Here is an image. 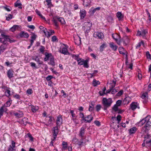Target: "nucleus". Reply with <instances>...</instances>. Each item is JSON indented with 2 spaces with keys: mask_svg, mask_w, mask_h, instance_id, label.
Listing matches in <instances>:
<instances>
[{
  "mask_svg": "<svg viewBox=\"0 0 151 151\" xmlns=\"http://www.w3.org/2000/svg\"><path fill=\"white\" fill-rule=\"evenodd\" d=\"M109 46L111 49L114 51H116L118 48V46L115 45L113 42H111L109 43Z\"/></svg>",
  "mask_w": 151,
  "mask_h": 151,
  "instance_id": "obj_21",
  "label": "nucleus"
},
{
  "mask_svg": "<svg viewBox=\"0 0 151 151\" xmlns=\"http://www.w3.org/2000/svg\"><path fill=\"white\" fill-rule=\"evenodd\" d=\"M56 126H59L63 124V119L61 115L60 114L57 117L56 120Z\"/></svg>",
  "mask_w": 151,
  "mask_h": 151,
  "instance_id": "obj_11",
  "label": "nucleus"
},
{
  "mask_svg": "<svg viewBox=\"0 0 151 151\" xmlns=\"http://www.w3.org/2000/svg\"><path fill=\"white\" fill-rule=\"evenodd\" d=\"M19 27V26L18 25H14L10 29V30L13 32L16 29H18Z\"/></svg>",
  "mask_w": 151,
  "mask_h": 151,
  "instance_id": "obj_35",
  "label": "nucleus"
},
{
  "mask_svg": "<svg viewBox=\"0 0 151 151\" xmlns=\"http://www.w3.org/2000/svg\"><path fill=\"white\" fill-rule=\"evenodd\" d=\"M45 49V47L44 46L41 45L40 46V48L39 50L41 52L43 53Z\"/></svg>",
  "mask_w": 151,
  "mask_h": 151,
  "instance_id": "obj_58",
  "label": "nucleus"
},
{
  "mask_svg": "<svg viewBox=\"0 0 151 151\" xmlns=\"http://www.w3.org/2000/svg\"><path fill=\"white\" fill-rule=\"evenodd\" d=\"M94 105V104L92 103V102H91V103L90 104L89 106V107L88 109V110L89 111H92L93 110Z\"/></svg>",
  "mask_w": 151,
  "mask_h": 151,
  "instance_id": "obj_40",
  "label": "nucleus"
},
{
  "mask_svg": "<svg viewBox=\"0 0 151 151\" xmlns=\"http://www.w3.org/2000/svg\"><path fill=\"white\" fill-rule=\"evenodd\" d=\"M6 44H3L0 46V49L1 51L3 52L6 48Z\"/></svg>",
  "mask_w": 151,
  "mask_h": 151,
  "instance_id": "obj_42",
  "label": "nucleus"
},
{
  "mask_svg": "<svg viewBox=\"0 0 151 151\" xmlns=\"http://www.w3.org/2000/svg\"><path fill=\"white\" fill-rule=\"evenodd\" d=\"M141 35L143 37H146V35L148 33L147 30L146 29H143L141 30Z\"/></svg>",
  "mask_w": 151,
  "mask_h": 151,
  "instance_id": "obj_30",
  "label": "nucleus"
},
{
  "mask_svg": "<svg viewBox=\"0 0 151 151\" xmlns=\"http://www.w3.org/2000/svg\"><path fill=\"white\" fill-rule=\"evenodd\" d=\"M79 116L81 117L82 118V120H86V117H84V114L82 112H80L79 113Z\"/></svg>",
  "mask_w": 151,
  "mask_h": 151,
  "instance_id": "obj_55",
  "label": "nucleus"
},
{
  "mask_svg": "<svg viewBox=\"0 0 151 151\" xmlns=\"http://www.w3.org/2000/svg\"><path fill=\"white\" fill-rule=\"evenodd\" d=\"M13 114L16 116L20 118L23 116V113L22 111H19L18 112L15 113L14 111L12 112Z\"/></svg>",
  "mask_w": 151,
  "mask_h": 151,
  "instance_id": "obj_18",
  "label": "nucleus"
},
{
  "mask_svg": "<svg viewBox=\"0 0 151 151\" xmlns=\"http://www.w3.org/2000/svg\"><path fill=\"white\" fill-rule=\"evenodd\" d=\"M86 117V120L84 121H86V122L90 123L91 122V121L93 119V117L92 115L91 114H90L87 116Z\"/></svg>",
  "mask_w": 151,
  "mask_h": 151,
  "instance_id": "obj_22",
  "label": "nucleus"
},
{
  "mask_svg": "<svg viewBox=\"0 0 151 151\" xmlns=\"http://www.w3.org/2000/svg\"><path fill=\"white\" fill-rule=\"evenodd\" d=\"M141 97L142 99H144L143 101V103H146L147 102L148 99V93L147 92H145L142 93L141 95Z\"/></svg>",
  "mask_w": 151,
  "mask_h": 151,
  "instance_id": "obj_12",
  "label": "nucleus"
},
{
  "mask_svg": "<svg viewBox=\"0 0 151 151\" xmlns=\"http://www.w3.org/2000/svg\"><path fill=\"white\" fill-rule=\"evenodd\" d=\"M86 11L84 9H82L81 10L80 14L81 17V19H83L85 17L86 15Z\"/></svg>",
  "mask_w": 151,
  "mask_h": 151,
  "instance_id": "obj_20",
  "label": "nucleus"
},
{
  "mask_svg": "<svg viewBox=\"0 0 151 151\" xmlns=\"http://www.w3.org/2000/svg\"><path fill=\"white\" fill-rule=\"evenodd\" d=\"M116 16L119 20L123 18L124 16L121 12H118L116 13Z\"/></svg>",
  "mask_w": 151,
  "mask_h": 151,
  "instance_id": "obj_32",
  "label": "nucleus"
},
{
  "mask_svg": "<svg viewBox=\"0 0 151 151\" xmlns=\"http://www.w3.org/2000/svg\"><path fill=\"white\" fill-rule=\"evenodd\" d=\"M122 103V101L121 100H119L116 102V104H115L113 107L112 109L115 112H117V111L118 109V107L119 106H121Z\"/></svg>",
  "mask_w": 151,
  "mask_h": 151,
  "instance_id": "obj_7",
  "label": "nucleus"
},
{
  "mask_svg": "<svg viewBox=\"0 0 151 151\" xmlns=\"http://www.w3.org/2000/svg\"><path fill=\"white\" fill-rule=\"evenodd\" d=\"M57 40V38L56 36H53L52 37V41L53 42H55Z\"/></svg>",
  "mask_w": 151,
  "mask_h": 151,
  "instance_id": "obj_64",
  "label": "nucleus"
},
{
  "mask_svg": "<svg viewBox=\"0 0 151 151\" xmlns=\"http://www.w3.org/2000/svg\"><path fill=\"white\" fill-rule=\"evenodd\" d=\"M137 130V129L136 127H134L131 128L129 130V134L131 135L134 134Z\"/></svg>",
  "mask_w": 151,
  "mask_h": 151,
  "instance_id": "obj_19",
  "label": "nucleus"
},
{
  "mask_svg": "<svg viewBox=\"0 0 151 151\" xmlns=\"http://www.w3.org/2000/svg\"><path fill=\"white\" fill-rule=\"evenodd\" d=\"M130 101V98L129 97H127L124 99L123 103L124 104H127L129 103Z\"/></svg>",
  "mask_w": 151,
  "mask_h": 151,
  "instance_id": "obj_29",
  "label": "nucleus"
},
{
  "mask_svg": "<svg viewBox=\"0 0 151 151\" xmlns=\"http://www.w3.org/2000/svg\"><path fill=\"white\" fill-rule=\"evenodd\" d=\"M4 9L7 11L9 12L11 11V8L10 7L6 6L4 7Z\"/></svg>",
  "mask_w": 151,
  "mask_h": 151,
  "instance_id": "obj_62",
  "label": "nucleus"
},
{
  "mask_svg": "<svg viewBox=\"0 0 151 151\" xmlns=\"http://www.w3.org/2000/svg\"><path fill=\"white\" fill-rule=\"evenodd\" d=\"M93 36L94 37L100 39H103L104 37V34L101 32H95Z\"/></svg>",
  "mask_w": 151,
  "mask_h": 151,
  "instance_id": "obj_6",
  "label": "nucleus"
},
{
  "mask_svg": "<svg viewBox=\"0 0 151 151\" xmlns=\"http://www.w3.org/2000/svg\"><path fill=\"white\" fill-rule=\"evenodd\" d=\"M151 128V122L149 121H147L145 123V124L143 128L145 129V132H147Z\"/></svg>",
  "mask_w": 151,
  "mask_h": 151,
  "instance_id": "obj_10",
  "label": "nucleus"
},
{
  "mask_svg": "<svg viewBox=\"0 0 151 151\" xmlns=\"http://www.w3.org/2000/svg\"><path fill=\"white\" fill-rule=\"evenodd\" d=\"M123 43L125 45H127L129 42V39L127 36L124 37L123 38Z\"/></svg>",
  "mask_w": 151,
  "mask_h": 151,
  "instance_id": "obj_28",
  "label": "nucleus"
},
{
  "mask_svg": "<svg viewBox=\"0 0 151 151\" xmlns=\"http://www.w3.org/2000/svg\"><path fill=\"white\" fill-rule=\"evenodd\" d=\"M14 71L12 69H9L7 71V75L9 79H11L14 77Z\"/></svg>",
  "mask_w": 151,
  "mask_h": 151,
  "instance_id": "obj_17",
  "label": "nucleus"
},
{
  "mask_svg": "<svg viewBox=\"0 0 151 151\" xmlns=\"http://www.w3.org/2000/svg\"><path fill=\"white\" fill-rule=\"evenodd\" d=\"M49 64L54 66L55 65L54 59L53 56H51L50 59V62Z\"/></svg>",
  "mask_w": 151,
  "mask_h": 151,
  "instance_id": "obj_34",
  "label": "nucleus"
},
{
  "mask_svg": "<svg viewBox=\"0 0 151 151\" xmlns=\"http://www.w3.org/2000/svg\"><path fill=\"white\" fill-rule=\"evenodd\" d=\"M6 20L7 21H9L11 19L12 17V15L11 14H9L7 16H6Z\"/></svg>",
  "mask_w": 151,
  "mask_h": 151,
  "instance_id": "obj_54",
  "label": "nucleus"
},
{
  "mask_svg": "<svg viewBox=\"0 0 151 151\" xmlns=\"http://www.w3.org/2000/svg\"><path fill=\"white\" fill-rule=\"evenodd\" d=\"M101 102L104 106L103 109L105 111L111 106L113 103V101L111 98L107 99L106 98H103Z\"/></svg>",
  "mask_w": 151,
  "mask_h": 151,
  "instance_id": "obj_1",
  "label": "nucleus"
},
{
  "mask_svg": "<svg viewBox=\"0 0 151 151\" xmlns=\"http://www.w3.org/2000/svg\"><path fill=\"white\" fill-rule=\"evenodd\" d=\"M100 7H98L96 8L93 9L92 8L90 10V11L92 12L93 14L94 13L96 10H99L100 9Z\"/></svg>",
  "mask_w": 151,
  "mask_h": 151,
  "instance_id": "obj_45",
  "label": "nucleus"
},
{
  "mask_svg": "<svg viewBox=\"0 0 151 151\" xmlns=\"http://www.w3.org/2000/svg\"><path fill=\"white\" fill-rule=\"evenodd\" d=\"M123 93V91L122 90H120L117 94L116 96H120Z\"/></svg>",
  "mask_w": 151,
  "mask_h": 151,
  "instance_id": "obj_60",
  "label": "nucleus"
},
{
  "mask_svg": "<svg viewBox=\"0 0 151 151\" xmlns=\"http://www.w3.org/2000/svg\"><path fill=\"white\" fill-rule=\"evenodd\" d=\"M10 89H7V90L6 91L5 93V95L7 97L9 98V97L10 96Z\"/></svg>",
  "mask_w": 151,
  "mask_h": 151,
  "instance_id": "obj_41",
  "label": "nucleus"
},
{
  "mask_svg": "<svg viewBox=\"0 0 151 151\" xmlns=\"http://www.w3.org/2000/svg\"><path fill=\"white\" fill-rule=\"evenodd\" d=\"M29 37L28 34L24 31H22L18 35L17 37L19 38L24 37L27 38Z\"/></svg>",
  "mask_w": 151,
  "mask_h": 151,
  "instance_id": "obj_13",
  "label": "nucleus"
},
{
  "mask_svg": "<svg viewBox=\"0 0 151 151\" xmlns=\"http://www.w3.org/2000/svg\"><path fill=\"white\" fill-rule=\"evenodd\" d=\"M91 0H84L83 1V4L86 7L90 6H91Z\"/></svg>",
  "mask_w": 151,
  "mask_h": 151,
  "instance_id": "obj_27",
  "label": "nucleus"
},
{
  "mask_svg": "<svg viewBox=\"0 0 151 151\" xmlns=\"http://www.w3.org/2000/svg\"><path fill=\"white\" fill-rule=\"evenodd\" d=\"M19 1V0H17V1L14 3V6L16 7H18L19 9H22V4L21 3H18L17 2Z\"/></svg>",
  "mask_w": 151,
  "mask_h": 151,
  "instance_id": "obj_33",
  "label": "nucleus"
},
{
  "mask_svg": "<svg viewBox=\"0 0 151 151\" xmlns=\"http://www.w3.org/2000/svg\"><path fill=\"white\" fill-rule=\"evenodd\" d=\"M77 62L78 65H83V67L85 68H88L89 67L88 63V60H84L82 58H79L77 60Z\"/></svg>",
  "mask_w": 151,
  "mask_h": 151,
  "instance_id": "obj_3",
  "label": "nucleus"
},
{
  "mask_svg": "<svg viewBox=\"0 0 151 151\" xmlns=\"http://www.w3.org/2000/svg\"><path fill=\"white\" fill-rule=\"evenodd\" d=\"M33 91L32 89L31 88H29L27 91V93L29 95L33 93Z\"/></svg>",
  "mask_w": 151,
  "mask_h": 151,
  "instance_id": "obj_56",
  "label": "nucleus"
},
{
  "mask_svg": "<svg viewBox=\"0 0 151 151\" xmlns=\"http://www.w3.org/2000/svg\"><path fill=\"white\" fill-rule=\"evenodd\" d=\"M106 47V44L105 43H103L100 47V51L102 52L104 50V49Z\"/></svg>",
  "mask_w": 151,
  "mask_h": 151,
  "instance_id": "obj_43",
  "label": "nucleus"
},
{
  "mask_svg": "<svg viewBox=\"0 0 151 151\" xmlns=\"http://www.w3.org/2000/svg\"><path fill=\"white\" fill-rule=\"evenodd\" d=\"M119 53L123 55H125L126 53H127L126 50L123 47H119Z\"/></svg>",
  "mask_w": 151,
  "mask_h": 151,
  "instance_id": "obj_24",
  "label": "nucleus"
},
{
  "mask_svg": "<svg viewBox=\"0 0 151 151\" xmlns=\"http://www.w3.org/2000/svg\"><path fill=\"white\" fill-rule=\"evenodd\" d=\"M47 37L49 38L50 36L53 34H54L55 32L53 30H50V32L47 31Z\"/></svg>",
  "mask_w": 151,
  "mask_h": 151,
  "instance_id": "obj_39",
  "label": "nucleus"
},
{
  "mask_svg": "<svg viewBox=\"0 0 151 151\" xmlns=\"http://www.w3.org/2000/svg\"><path fill=\"white\" fill-rule=\"evenodd\" d=\"M72 57L74 58L75 60L77 61V60L79 59V55H75L71 54Z\"/></svg>",
  "mask_w": 151,
  "mask_h": 151,
  "instance_id": "obj_46",
  "label": "nucleus"
},
{
  "mask_svg": "<svg viewBox=\"0 0 151 151\" xmlns=\"http://www.w3.org/2000/svg\"><path fill=\"white\" fill-rule=\"evenodd\" d=\"M3 108V107L2 106L0 108V119L1 118V116L3 115L4 112Z\"/></svg>",
  "mask_w": 151,
  "mask_h": 151,
  "instance_id": "obj_51",
  "label": "nucleus"
},
{
  "mask_svg": "<svg viewBox=\"0 0 151 151\" xmlns=\"http://www.w3.org/2000/svg\"><path fill=\"white\" fill-rule=\"evenodd\" d=\"M27 136L30 138V140L31 141H33V138L31 135L29 133H28L27 134Z\"/></svg>",
  "mask_w": 151,
  "mask_h": 151,
  "instance_id": "obj_63",
  "label": "nucleus"
},
{
  "mask_svg": "<svg viewBox=\"0 0 151 151\" xmlns=\"http://www.w3.org/2000/svg\"><path fill=\"white\" fill-rule=\"evenodd\" d=\"M130 108L132 110H134L137 108L139 109V104L137 102H132L130 105Z\"/></svg>",
  "mask_w": 151,
  "mask_h": 151,
  "instance_id": "obj_15",
  "label": "nucleus"
},
{
  "mask_svg": "<svg viewBox=\"0 0 151 151\" xmlns=\"http://www.w3.org/2000/svg\"><path fill=\"white\" fill-rule=\"evenodd\" d=\"M86 127H82L81 128L79 131V133L78 134L80 137L82 139H84L85 138V133L86 131Z\"/></svg>",
  "mask_w": 151,
  "mask_h": 151,
  "instance_id": "obj_8",
  "label": "nucleus"
},
{
  "mask_svg": "<svg viewBox=\"0 0 151 151\" xmlns=\"http://www.w3.org/2000/svg\"><path fill=\"white\" fill-rule=\"evenodd\" d=\"M12 100L10 98H9V100L7 101L6 103L4 104V106L6 107L9 106L12 103Z\"/></svg>",
  "mask_w": 151,
  "mask_h": 151,
  "instance_id": "obj_37",
  "label": "nucleus"
},
{
  "mask_svg": "<svg viewBox=\"0 0 151 151\" xmlns=\"http://www.w3.org/2000/svg\"><path fill=\"white\" fill-rule=\"evenodd\" d=\"M55 18L57 19L58 20V21L60 22L62 24H65L66 22L63 18L60 17L58 16H55Z\"/></svg>",
  "mask_w": 151,
  "mask_h": 151,
  "instance_id": "obj_23",
  "label": "nucleus"
},
{
  "mask_svg": "<svg viewBox=\"0 0 151 151\" xmlns=\"http://www.w3.org/2000/svg\"><path fill=\"white\" fill-rule=\"evenodd\" d=\"M39 28L40 29H42V31L44 33H45V34L46 35V33L45 31L46 30V28L42 26H40L39 27Z\"/></svg>",
  "mask_w": 151,
  "mask_h": 151,
  "instance_id": "obj_50",
  "label": "nucleus"
},
{
  "mask_svg": "<svg viewBox=\"0 0 151 151\" xmlns=\"http://www.w3.org/2000/svg\"><path fill=\"white\" fill-rule=\"evenodd\" d=\"M30 64L31 65V66L33 68H35V69H37V67L36 65V64L33 62H31L30 63Z\"/></svg>",
  "mask_w": 151,
  "mask_h": 151,
  "instance_id": "obj_61",
  "label": "nucleus"
},
{
  "mask_svg": "<svg viewBox=\"0 0 151 151\" xmlns=\"http://www.w3.org/2000/svg\"><path fill=\"white\" fill-rule=\"evenodd\" d=\"M64 12H65L67 13L70 16L72 17L73 16V14L71 10H67L66 11H65Z\"/></svg>",
  "mask_w": 151,
  "mask_h": 151,
  "instance_id": "obj_49",
  "label": "nucleus"
},
{
  "mask_svg": "<svg viewBox=\"0 0 151 151\" xmlns=\"http://www.w3.org/2000/svg\"><path fill=\"white\" fill-rule=\"evenodd\" d=\"M35 60L39 64H42L43 63L42 61H40L37 57L35 59Z\"/></svg>",
  "mask_w": 151,
  "mask_h": 151,
  "instance_id": "obj_48",
  "label": "nucleus"
},
{
  "mask_svg": "<svg viewBox=\"0 0 151 151\" xmlns=\"http://www.w3.org/2000/svg\"><path fill=\"white\" fill-rule=\"evenodd\" d=\"M144 141H145L146 147L150 150H151V136L148 135L145 137Z\"/></svg>",
  "mask_w": 151,
  "mask_h": 151,
  "instance_id": "obj_2",
  "label": "nucleus"
},
{
  "mask_svg": "<svg viewBox=\"0 0 151 151\" xmlns=\"http://www.w3.org/2000/svg\"><path fill=\"white\" fill-rule=\"evenodd\" d=\"M88 24V28H87L86 31H85V33H88L90 32V31L91 29V27L92 26V24L90 22H87Z\"/></svg>",
  "mask_w": 151,
  "mask_h": 151,
  "instance_id": "obj_36",
  "label": "nucleus"
},
{
  "mask_svg": "<svg viewBox=\"0 0 151 151\" xmlns=\"http://www.w3.org/2000/svg\"><path fill=\"white\" fill-rule=\"evenodd\" d=\"M58 127L59 126H56L52 128V135L53 136H57L59 132Z\"/></svg>",
  "mask_w": 151,
  "mask_h": 151,
  "instance_id": "obj_16",
  "label": "nucleus"
},
{
  "mask_svg": "<svg viewBox=\"0 0 151 151\" xmlns=\"http://www.w3.org/2000/svg\"><path fill=\"white\" fill-rule=\"evenodd\" d=\"M15 149L13 148L11 145H10L8 148V151H15Z\"/></svg>",
  "mask_w": 151,
  "mask_h": 151,
  "instance_id": "obj_59",
  "label": "nucleus"
},
{
  "mask_svg": "<svg viewBox=\"0 0 151 151\" xmlns=\"http://www.w3.org/2000/svg\"><path fill=\"white\" fill-rule=\"evenodd\" d=\"M37 36L34 33H32V35L31 37V40H35L37 37Z\"/></svg>",
  "mask_w": 151,
  "mask_h": 151,
  "instance_id": "obj_53",
  "label": "nucleus"
},
{
  "mask_svg": "<svg viewBox=\"0 0 151 151\" xmlns=\"http://www.w3.org/2000/svg\"><path fill=\"white\" fill-rule=\"evenodd\" d=\"M100 84V82L98 81H96L95 79H94L93 82V84L94 86H96L97 85Z\"/></svg>",
  "mask_w": 151,
  "mask_h": 151,
  "instance_id": "obj_44",
  "label": "nucleus"
},
{
  "mask_svg": "<svg viewBox=\"0 0 151 151\" xmlns=\"http://www.w3.org/2000/svg\"><path fill=\"white\" fill-rule=\"evenodd\" d=\"M2 37L0 38V42L2 43L3 44H6V41H8L9 39V36L3 34H1Z\"/></svg>",
  "mask_w": 151,
  "mask_h": 151,
  "instance_id": "obj_5",
  "label": "nucleus"
},
{
  "mask_svg": "<svg viewBox=\"0 0 151 151\" xmlns=\"http://www.w3.org/2000/svg\"><path fill=\"white\" fill-rule=\"evenodd\" d=\"M151 117L150 115H148L145 118L141 120L139 122V124L141 125H143L144 124H145L146 122L149 120H150Z\"/></svg>",
  "mask_w": 151,
  "mask_h": 151,
  "instance_id": "obj_14",
  "label": "nucleus"
},
{
  "mask_svg": "<svg viewBox=\"0 0 151 151\" xmlns=\"http://www.w3.org/2000/svg\"><path fill=\"white\" fill-rule=\"evenodd\" d=\"M31 109L33 112H35L36 111H37L39 109V107L38 106H34L32 105L31 106Z\"/></svg>",
  "mask_w": 151,
  "mask_h": 151,
  "instance_id": "obj_31",
  "label": "nucleus"
},
{
  "mask_svg": "<svg viewBox=\"0 0 151 151\" xmlns=\"http://www.w3.org/2000/svg\"><path fill=\"white\" fill-rule=\"evenodd\" d=\"M101 106L100 104L97 105L96 106V109L97 111L98 112L101 109Z\"/></svg>",
  "mask_w": 151,
  "mask_h": 151,
  "instance_id": "obj_57",
  "label": "nucleus"
},
{
  "mask_svg": "<svg viewBox=\"0 0 151 151\" xmlns=\"http://www.w3.org/2000/svg\"><path fill=\"white\" fill-rule=\"evenodd\" d=\"M49 118L50 119L48 120L47 123L46 124L47 126H50L52 125V122L55 120L54 118L52 116H49Z\"/></svg>",
  "mask_w": 151,
  "mask_h": 151,
  "instance_id": "obj_26",
  "label": "nucleus"
},
{
  "mask_svg": "<svg viewBox=\"0 0 151 151\" xmlns=\"http://www.w3.org/2000/svg\"><path fill=\"white\" fill-rule=\"evenodd\" d=\"M56 19L55 18V17H54L53 19H52V21H53L54 23L55 24V26L58 27V21L55 19Z\"/></svg>",
  "mask_w": 151,
  "mask_h": 151,
  "instance_id": "obj_47",
  "label": "nucleus"
},
{
  "mask_svg": "<svg viewBox=\"0 0 151 151\" xmlns=\"http://www.w3.org/2000/svg\"><path fill=\"white\" fill-rule=\"evenodd\" d=\"M62 150H67L68 144L67 142L65 141H63L62 144Z\"/></svg>",
  "mask_w": 151,
  "mask_h": 151,
  "instance_id": "obj_25",
  "label": "nucleus"
},
{
  "mask_svg": "<svg viewBox=\"0 0 151 151\" xmlns=\"http://www.w3.org/2000/svg\"><path fill=\"white\" fill-rule=\"evenodd\" d=\"M63 45L65 46V47H63L62 48V50H59V52L62 54H64V55H70V53L68 52L67 50V45L63 44Z\"/></svg>",
  "mask_w": 151,
  "mask_h": 151,
  "instance_id": "obj_9",
  "label": "nucleus"
},
{
  "mask_svg": "<svg viewBox=\"0 0 151 151\" xmlns=\"http://www.w3.org/2000/svg\"><path fill=\"white\" fill-rule=\"evenodd\" d=\"M142 44L143 45L144 44V42L142 40L140 42H139L138 43L136 46V48L138 49L141 46Z\"/></svg>",
  "mask_w": 151,
  "mask_h": 151,
  "instance_id": "obj_52",
  "label": "nucleus"
},
{
  "mask_svg": "<svg viewBox=\"0 0 151 151\" xmlns=\"http://www.w3.org/2000/svg\"><path fill=\"white\" fill-rule=\"evenodd\" d=\"M112 37L115 40L117 44L119 45H120L121 40L120 35L117 34L115 33L112 34Z\"/></svg>",
  "mask_w": 151,
  "mask_h": 151,
  "instance_id": "obj_4",
  "label": "nucleus"
},
{
  "mask_svg": "<svg viewBox=\"0 0 151 151\" xmlns=\"http://www.w3.org/2000/svg\"><path fill=\"white\" fill-rule=\"evenodd\" d=\"M35 12L39 16H40L41 17V18L46 20L45 17L42 15L41 14L40 12L38 11V9H36L35 10Z\"/></svg>",
  "mask_w": 151,
  "mask_h": 151,
  "instance_id": "obj_38",
  "label": "nucleus"
}]
</instances>
